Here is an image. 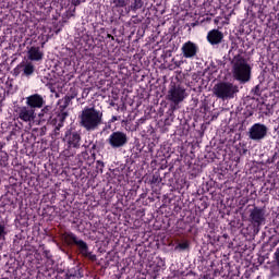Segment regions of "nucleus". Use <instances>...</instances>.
<instances>
[{"mask_svg": "<svg viewBox=\"0 0 279 279\" xmlns=\"http://www.w3.org/2000/svg\"><path fill=\"white\" fill-rule=\"evenodd\" d=\"M78 123L86 132H97L104 124V111L95 107H85L78 116Z\"/></svg>", "mask_w": 279, "mask_h": 279, "instance_id": "1", "label": "nucleus"}, {"mask_svg": "<svg viewBox=\"0 0 279 279\" xmlns=\"http://www.w3.org/2000/svg\"><path fill=\"white\" fill-rule=\"evenodd\" d=\"M233 80L240 84H247L252 80V65L242 54H235L231 60Z\"/></svg>", "mask_w": 279, "mask_h": 279, "instance_id": "2", "label": "nucleus"}, {"mask_svg": "<svg viewBox=\"0 0 279 279\" xmlns=\"http://www.w3.org/2000/svg\"><path fill=\"white\" fill-rule=\"evenodd\" d=\"M214 95L218 99H234V95L239 93V86L230 82H220L214 86Z\"/></svg>", "mask_w": 279, "mask_h": 279, "instance_id": "3", "label": "nucleus"}, {"mask_svg": "<svg viewBox=\"0 0 279 279\" xmlns=\"http://www.w3.org/2000/svg\"><path fill=\"white\" fill-rule=\"evenodd\" d=\"M65 241L68 243H74V245H76L78 247L82 256H84L85 258L93 260V263H95V260H97V255L89 252L88 244L86 242H84V240L77 239V235H75V233H72V232L65 233Z\"/></svg>", "mask_w": 279, "mask_h": 279, "instance_id": "4", "label": "nucleus"}, {"mask_svg": "<svg viewBox=\"0 0 279 279\" xmlns=\"http://www.w3.org/2000/svg\"><path fill=\"white\" fill-rule=\"evenodd\" d=\"M167 99L168 101H172L174 106L182 104V101L186 99V88L182 87V85L171 83L168 90Z\"/></svg>", "mask_w": 279, "mask_h": 279, "instance_id": "5", "label": "nucleus"}, {"mask_svg": "<svg viewBox=\"0 0 279 279\" xmlns=\"http://www.w3.org/2000/svg\"><path fill=\"white\" fill-rule=\"evenodd\" d=\"M107 142L113 149H119V147H125V145H128V134L121 131H116L110 134Z\"/></svg>", "mask_w": 279, "mask_h": 279, "instance_id": "6", "label": "nucleus"}, {"mask_svg": "<svg viewBox=\"0 0 279 279\" xmlns=\"http://www.w3.org/2000/svg\"><path fill=\"white\" fill-rule=\"evenodd\" d=\"M267 136V125L262 123L253 124L248 130V138L251 141H263Z\"/></svg>", "mask_w": 279, "mask_h": 279, "instance_id": "7", "label": "nucleus"}, {"mask_svg": "<svg viewBox=\"0 0 279 279\" xmlns=\"http://www.w3.org/2000/svg\"><path fill=\"white\" fill-rule=\"evenodd\" d=\"M63 141L66 143L69 149H80L82 135H80L76 131L68 130Z\"/></svg>", "mask_w": 279, "mask_h": 279, "instance_id": "8", "label": "nucleus"}, {"mask_svg": "<svg viewBox=\"0 0 279 279\" xmlns=\"http://www.w3.org/2000/svg\"><path fill=\"white\" fill-rule=\"evenodd\" d=\"M250 221L255 228H259L265 223V209L254 207L250 210Z\"/></svg>", "mask_w": 279, "mask_h": 279, "instance_id": "9", "label": "nucleus"}, {"mask_svg": "<svg viewBox=\"0 0 279 279\" xmlns=\"http://www.w3.org/2000/svg\"><path fill=\"white\" fill-rule=\"evenodd\" d=\"M19 119L25 123H32L36 119V110L29 106H23L17 108Z\"/></svg>", "mask_w": 279, "mask_h": 279, "instance_id": "10", "label": "nucleus"}, {"mask_svg": "<svg viewBox=\"0 0 279 279\" xmlns=\"http://www.w3.org/2000/svg\"><path fill=\"white\" fill-rule=\"evenodd\" d=\"M26 106L31 107L33 110L40 109L45 106V98L40 94H33L26 97Z\"/></svg>", "mask_w": 279, "mask_h": 279, "instance_id": "11", "label": "nucleus"}, {"mask_svg": "<svg viewBox=\"0 0 279 279\" xmlns=\"http://www.w3.org/2000/svg\"><path fill=\"white\" fill-rule=\"evenodd\" d=\"M199 48H197V44L193 43V41H187L185 44H183L181 51L183 54V58H195V56H197V51Z\"/></svg>", "mask_w": 279, "mask_h": 279, "instance_id": "12", "label": "nucleus"}, {"mask_svg": "<svg viewBox=\"0 0 279 279\" xmlns=\"http://www.w3.org/2000/svg\"><path fill=\"white\" fill-rule=\"evenodd\" d=\"M207 40L211 45H221L223 41V34L219 29H211L207 34Z\"/></svg>", "mask_w": 279, "mask_h": 279, "instance_id": "13", "label": "nucleus"}, {"mask_svg": "<svg viewBox=\"0 0 279 279\" xmlns=\"http://www.w3.org/2000/svg\"><path fill=\"white\" fill-rule=\"evenodd\" d=\"M39 119L43 121H47L48 123H52L56 125V119H53V110L51 106H46L39 112Z\"/></svg>", "mask_w": 279, "mask_h": 279, "instance_id": "14", "label": "nucleus"}, {"mask_svg": "<svg viewBox=\"0 0 279 279\" xmlns=\"http://www.w3.org/2000/svg\"><path fill=\"white\" fill-rule=\"evenodd\" d=\"M28 60H32L33 62H39V60H43L45 53L40 50V47H31L27 51Z\"/></svg>", "mask_w": 279, "mask_h": 279, "instance_id": "15", "label": "nucleus"}, {"mask_svg": "<svg viewBox=\"0 0 279 279\" xmlns=\"http://www.w3.org/2000/svg\"><path fill=\"white\" fill-rule=\"evenodd\" d=\"M66 117H69V112L66 111H61L58 116H57V119L59 121L58 125H61L62 126L64 125V121H66Z\"/></svg>", "mask_w": 279, "mask_h": 279, "instance_id": "16", "label": "nucleus"}, {"mask_svg": "<svg viewBox=\"0 0 279 279\" xmlns=\"http://www.w3.org/2000/svg\"><path fill=\"white\" fill-rule=\"evenodd\" d=\"M34 71H35V68H34V64H32V63H27L24 66V75H26V76L33 75Z\"/></svg>", "mask_w": 279, "mask_h": 279, "instance_id": "17", "label": "nucleus"}, {"mask_svg": "<svg viewBox=\"0 0 279 279\" xmlns=\"http://www.w3.org/2000/svg\"><path fill=\"white\" fill-rule=\"evenodd\" d=\"M143 8V0H134V3L131 5V10L136 12V10H141Z\"/></svg>", "mask_w": 279, "mask_h": 279, "instance_id": "18", "label": "nucleus"}, {"mask_svg": "<svg viewBox=\"0 0 279 279\" xmlns=\"http://www.w3.org/2000/svg\"><path fill=\"white\" fill-rule=\"evenodd\" d=\"M114 4L113 8H125L128 5V0H112Z\"/></svg>", "mask_w": 279, "mask_h": 279, "instance_id": "19", "label": "nucleus"}, {"mask_svg": "<svg viewBox=\"0 0 279 279\" xmlns=\"http://www.w3.org/2000/svg\"><path fill=\"white\" fill-rule=\"evenodd\" d=\"M69 104H71V97L65 96V97H64L63 106H60L61 112H64V109H65V108H69Z\"/></svg>", "mask_w": 279, "mask_h": 279, "instance_id": "20", "label": "nucleus"}, {"mask_svg": "<svg viewBox=\"0 0 279 279\" xmlns=\"http://www.w3.org/2000/svg\"><path fill=\"white\" fill-rule=\"evenodd\" d=\"M96 165H97L96 169H99L100 173H104V167H105L104 161L98 160L96 161Z\"/></svg>", "mask_w": 279, "mask_h": 279, "instance_id": "21", "label": "nucleus"}, {"mask_svg": "<svg viewBox=\"0 0 279 279\" xmlns=\"http://www.w3.org/2000/svg\"><path fill=\"white\" fill-rule=\"evenodd\" d=\"M5 234H7L5 225L0 223V239H3V236H5Z\"/></svg>", "mask_w": 279, "mask_h": 279, "instance_id": "22", "label": "nucleus"}, {"mask_svg": "<svg viewBox=\"0 0 279 279\" xmlns=\"http://www.w3.org/2000/svg\"><path fill=\"white\" fill-rule=\"evenodd\" d=\"M178 247L180 250H189V244L186 242H183V243L178 244V246L175 248L178 250Z\"/></svg>", "mask_w": 279, "mask_h": 279, "instance_id": "23", "label": "nucleus"}, {"mask_svg": "<svg viewBox=\"0 0 279 279\" xmlns=\"http://www.w3.org/2000/svg\"><path fill=\"white\" fill-rule=\"evenodd\" d=\"M77 275L76 274H72L71 271L65 274V278L64 279H76Z\"/></svg>", "mask_w": 279, "mask_h": 279, "instance_id": "24", "label": "nucleus"}, {"mask_svg": "<svg viewBox=\"0 0 279 279\" xmlns=\"http://www.w3.org/2000/svg\"><path fill=\"white\" fill-rule=\"evenodd\" d=\"M62 128V124H58L56 128H54V136H60V129Z\"/></svg>", "mask_w": 279, "mask_h": 279, "instance_id": "25", "label": "nucleus"}, {"mask_svg": "<svg viewBox=\"0 0 279 279\" xmlns=\"http://www.w3.org/2000/svg\"><path fill=\"white\" fill-rule=\"evenodd\" d=\"M253 93H254V95L259 96V95H260V86H259V85L255 86V87L253 88Z\"/></svg>", "mask_w": 279, "mask_h": 279, "instance_id": "26", "label": "nucleus"}, {"mask_svg": "<svg viewBox=\"0 0 279 279\" xmlns=\"http://www.w3.org/2000/svg\"><path fill=\"white\" fill-rule=\"evenodd\" d=\"M276 158H278V154L275 153L272 158L268 159V163L271 165V163L276 162Z\"/></svg>", "mask_w": 279, "mask_h": 279, "instance_id": "27", "label": "nucleus"}, {"mask_svg": "<svg viewBox=\"0 0 279 279\" xmlns=\"http://www.w3.org/2000/svg\"><path fill=\"white\" fill-rule=\"evenodd\" d=\"M116 121H119V118L117 116H112L111 123H114Z\"/></svg>", "mask_w": 279, "mask_h": 279, "instance_id": "28", "label": "nucleus"}, {"mask_svg": "<svg viewBox=\"0 0 279 279\" xmlns=\"http://www.w3.org/2000/svg\"><path fill=\"white\" fill-rule=\"evenodd\" d=\"M151 182H153V184H156L158 182V178L154 177Z\"/></svg>", "mask_w": 279, "mask_h": 279, "instance_id": "29", "label": "nucleus"}, {"mask_svg": "<svg viewBox=\"0 0 279 279\" xmlns=\"http://www.w3.org/2000/svg\"><path fill=\"white\" fill-rule=\"evenodd\" d=\"M175 66L180 68V61L174 62Z\"/></svg>", "mask_w": 279, "mask_h": 279, "instance_id": "30", "label": "nucleus"}, {"mask_svg": "<svg viewBox=\"0 0 279 279\" xmlns=\"http://www.w3.org/2000/svg\"><path fill=\"white\" fill-rule=\"evenodd\" d=\"M92 149H97V144H93Z\"/></svg>", "mask_w": 279, "mask_h": 279, "instance_id": "31", "label": "nucleus"}, {"mask_svg": "<svg viewBox=\"0 0 279 279\" xmlns=\"http://www.w3.org/2000/svg\"><path fill=\"white\" fill-rule=\"evenodd\" d=\"M84 1H86V0H78V3H80V2H83V3H84Z\"/></svg>", "mask_w": 279, "mask_h": 279, "instance_id": "32", "label": "nucleus"}, {"mask_svg": "<svg viewBox=\"0 0 279 279\" xmlns=\"http://www.w3.org/2000/svg\"><path fill=\"white\" fill-rule=\"evenodd\" d=\"M108 37L114 39V37H112L111 35H108Z\"/></svg>", "mask_w": 279, "mask_h": 279, "instance_id": "33", "label": "nucleus"}, {"mask_svg": "<svg viewBox=\"0 0 279 279\" xmlns=\"http://www.w3.org/2000/svg\"><path fill=\"white\" fill-rule=\"evenodd\" d=\"M0 149H3V145H0Z\"/></svg>", "mask_w": 279, "mask_h": 279, "instance_id": "34", "label": "nucleus"}]
</instances>
